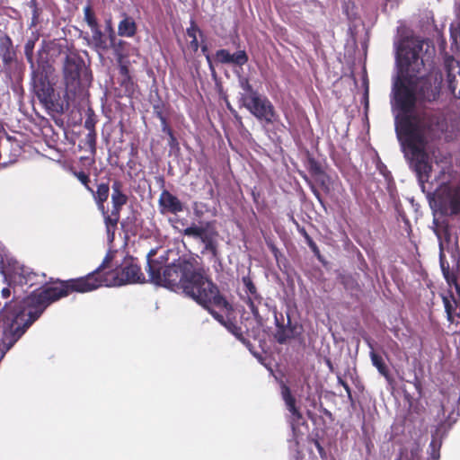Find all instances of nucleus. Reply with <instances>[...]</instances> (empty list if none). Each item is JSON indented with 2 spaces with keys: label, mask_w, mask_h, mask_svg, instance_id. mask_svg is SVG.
<instances>
[{
  "label": "nucleus",
  "mask_w": 460,
  "mask_h": 460,
  "mask_svg": "<svg viewBox=\"0 0 460 460\" xmlns=\"http://www.w3.org/2000/svg\"><path fill=\"white\" fill-rule=\"evenodd\" d=\"M422 46L420 43H403L396 53V61L400 75L393 85V105L399 111L395 118V129L401 142L404 156L409 166L417 176L422 186L428 182L432 172L429 156L426 151L428 141L425 135L431 140L440 139L447 130V123L444 119L433 116L423 125V132L413 121L411 113L419 100L412 77H416L424 69L425 64L420 57Z\"/></svg>",
  "instance_id": "f257e3e1"
},
{
  "label": "nucleus",
  "mask_w": 460,
  "mask_h": 460,
  "mask_svg": "<svg viewBox=\"0 0 460 460\" xmlns=\"http://www.w3.org/2000/svg\"><path fill=\"white\" fill-rule=\"evenodd\" d=\"M155 252L147 254V273L149 280L172 291L181 290L202 307L214 303L218 309L233 312L232 305L220 294L217 286L205 275L204 270L196 266L194 258L179 257L164 267L163 261L152 259Z\"/></svg>",
  "instance_id": "f03ea898"
},
{
  "label": "nucleus",
  "mask_w": 460,
  "mask_h": 460,
  "mask_svg": "<svg viewBox=\"0 0 460 460\" xmlns=\"http://www.w3.org/2000/svg\"><path fill=\"white\" fill-rule=\"evenodd\" d=\"M110 259L107 256L102 263L93 271L80 278L58 281L56 287H51L38 292L47 308L54 302L76 293L93 291L102 286L119 287L126 284L144 283L146 281L137 259L126 256L122 262L114 270L104 271Z\"/></svg>",
  "instance_id": "7ed1b4c3"
},
{
  "label": "nucleus",
  "mask_w": 460,
  "mask_h": 460,
  "mask_svg": "<svg viewBox=\"0 0 460 460\" xmlns=\"http://www.w3.org/2000/svg\"><path fill=\"white\" fill-rule=\"evenodd\" d=\"M47 309L38 292L0 311V361Z\"/></svg>",
  "instance_id": "20e7f679"
},
{
  "label": "nucleus",
  "mask_w": 460,
  "mask_h": 460,
  "mask_svg": "<svg viewBox=\"0 0 460 460\" xmlns=\"http://www.w3.org/2000/svg\"><path fill=\"white\" fill-rule=\"evenodd\" d=\"M85 70V63L84 58L76 51H68L63 61L62 75L66 88V94L68 98L75 99L84 95L86 88V84L84 82L86 79V73L84 78L82 77Z\"/></svg>",
  "instance_id": "39448f33"
},
{
  "label": "nucleus",
  "mask_w": 460,
  "mask_h": 460,
  "mask_svg": "<svg viewBox=\"0 0 460 460\" xmlns=\"http://www.w3.org/2000/svg\"><path fill=\"white\" fill-rule=\"evenodd\" d=\"M51 69V66L46 63L40 65L37 69L33 70V92L46 110L49 112L61 113L63 111V105L58 98L56 97L55 89L49 81Z\"/></svg>",
  "instance_id": "423d86ee"
},
{
  "label": "nucleus",
  "mask_w": 460,
  "mask_h": 460,
  "mask_svg": "<svg viewBox=\"0 0 460 460\" xmlns=\"http://www.w3.org/2000/svg\"><path fill=\"white\" fill-rule=\"evenodd\" d=\"M441 72L432 67L429 70L428 74H419L416 77H412V85L416 91L419 101L435 102L438 99L440 94L442 84Z\"/></svg>",
  "instance_id": "0eeeda50"
},
{
  "label": "nucleus",
  "mask_w": 460,
  "mask_h": 460,
  "mask_svg": "<svg viewBox=\"0 0 460 460\" xmlns=\"http://www.w3.org/2000/svg\"><path fill=\"white\" fill-rule=\"evenodd\" d=\"M111 210L107 209V214H103V221L108 238L112 241L118 224L120 218V212L124 205L128 200V195L123 191V183L119 180H114L111 185Z\"/></svg>",
  "instance_id": "6e6552de"
},
{
  "label": "nucleus",
  "mask_w": 460,
  "mask_h": 460,
  "mask_svg": "<svg viewBox=\"0 0 460 460\" xmlns=\"http://www.w3.org/2000/svg\"><path fill=\"white\" fill-rule=\"evenodd\" d=\"M46 278H47V276L45 273L35 272L32 269L23 266V265L15 268L12 274L13 281L15 284L20 285L22 287L28 286L29 288H32L34 286H42L40 288H37L34 291H32L29 295V296H31L34 292H40V291H42L43 289L51 288V286H45V284L47 283ZM58 281H61V280L58 279L55 282H53L52 287L58 286L57 283ZM27 297H28V296L23 297L21 300H17V299L12 300L9 304H6L3 309H4L6 306H9L10 305H12L13 303H18V302L20 303Z\"/></svg>",
  "instance_id": "1a4fd4ad"
},
{
  "label": "nucleus",
  "mask_w": 460,
  "mask_h": 460,
  "mask_svg": "<svg viewBox=\"0 0 460 460\" xmlns=\"http://www.w3.org/2000/svg\"><path fill=\"white\" fill-rule=\"evenodd\" d=\"M242 282L245 288L244 292L247 296L246 304L256 320L259 326H263L269 318L270 307L263 302V297L260 295L252 279L249 275L242 278Z\"/></svg>",
  "instance_id": "9d476101"
},
{
  "label": "nucleus",
  "mask_w": 460,
  "mask_h": 460,
  "mask_svg": "<svg viewBox=\"0 0 460 460\" xmlns=\"http://www.w3.org/2000/svg\"><path fill=\"white\" fill-rule=\"evenodd\" d=\"M240 105L244 107L257 119L264 121L268 125L273 124L278 119V114L271 102L259 93H254L252 97L246 98L244 102Z\"/></svg>",
  "instance_id": "9b49d317"
},
{
  "label": "nucleus",
  "mask_w": 460,
  "mask_h": 460,
  "mask_svg": "<svg viewBox=\"0 0 460 460\" xmlns=\"http://www.w3.org/2000/svg\"><path fill=\"white\" fill-rule=\"evenodd\" d=\"M276 332L274 339L279 344H285L288 341L295 339L299 333L297 332V324L292 323L290 316L288 315L287 323H284V317L280 314L279 318L276 310H274Z\"/></svg>",
  "instance_id": "f8f14e48"
},
{
  "label": "nucleus",
  "mask_w": 460,
  "mask_h": 460,
  "mask_svg": "<svg viewBox=\"0 0 460 460\" xmlns=\"http://www.w3.org/2000/svg\"><path fill=\"white\" fill-rule=\"evenodd\" d=\"M98 119L93 109L89 108L86 111V119L84 120V127L89 131L84 139L83 148L88 150L93 157L97 152V133L95 125Z\"/></svg>",
  "instance_id": "ddd939ff"
},
{
  "label": "nucleus",
  "mask_w": 460,
  "mask_h": 460,
  "mask_svg": "<svg viewBox=\"0 0 460 460\" xmlns=\"http://www.w3.org/2000/svg\"><path fill=\"white\" fill-rule=\"evenodd\" d=\"M158 208L163 215H177L184 210L183 203L168 190H162L158 199Z\"/></svg>",
  "instance_id": "4468645a"
},
{
  "label": "nucleus",
  "mask_w": 460,
  "mask_h": 460,
  "mask_svg": "<svg viewBox=\"0 0 460 460\" xmlns=\"http://www.w3.org/2000/svg\"><path fill=\"white\" fill-rule=\"evenodd\" d=\"M110 182H100L96 185V189L94 190L91 187V190H88L92 194V197L96 204L98 210L101 212L102 216L103 214H107V208L105 206L106 201L110 196Z\"/></svg>",
  "instance_id": "2eb2a0df"
},
{
  "label": "nucleus",
  "mask_w": 460,
  "mask_h": 460,
  "mask_svg": "<svg viewBox=\"0 0 460 460\" xmlns=\"http://www.w3.org/2000/svg\"><path fill=\"white\" fill-rule=\"evenodd\" d=\"M439 209L446 216H456L460 213V191H449L440 201Z\"/></svg>",
  "instance_id": "dca6fc26"
},
{
  "label": "nucleus",
  "mask_w": 460,
  "mask_h": 460,
  "mask_svg": "<svg viewBox=\"0 0 460 460\" xmlns=\"http://www.w3.org/2000/svg\"><path fill=\"white\" fill-rule=\"evenodd\" d=\"M213 307L218 308L214 303H210L208 307H203L206 309L219 323L225 326L233 335H234L238 340L243 341L244 338L243 337L242 328L238 326L235 323H234L230 319H226L221 314L215 311Z\"/></svg>",
  "instance_id": "f3484780"
},
{
  "label": "nucleus",
  "mask_w": 460,
  "mask_h": 460,
  "mask_svg": "<svg viewBox=\"0 0 460 460\" xmlns=\"http://www.w3.org/2000/svg\"><path fill=\"white\" fill-rule=\"evenodd\" d=\"M186 35L190 39L189 42V49L196 53L199 49V42L198 40V36L200 37L201 40L204 38L203 31L199 29L195 20L191 19L190 21V27L186 29Z\"/></svg>",
  "instance_id": "a211bd4d"
},
{
  "label": "nucleus",
  "mask_w": 460,
  "mask_h": 460,
  "mask_svg": "<svg viewBox=\"0 0 460 460\" xmlns=\"http://www.w3.org/2000/svg\"><path fill=\"white\" fill-rule=\"evenodd\" d=\"M137 26L135 20L126 13H123V19L119 22L118 34L121 37L132 38L136 35Z\"/></svg>",
  "instance_id": "6ab92c4d"
},
{
  "label": "nucleus",
  "mask_w": 460,
  "mask_h": 460,
  "mask_svg": "<svg viewBox=\"0 0 460 460\" xmlns=\"http://www.w3.org/2000/svg\"><path fill=\"white\" fill-rule=\"evenodd\" d=\"M91 31L92 40L96 49L103 51H106L109 49H117L116 46H111V42L109 41V36H105V34L102 31L100 25L91 29Z\"/></svg>",
  "instance_id": "aec40b11"
},
{
  "label": "nucleus",
  "mask_w": 460,
  "mask_h": 460,
  "mask_svg": "<svg viewBox=\"0 0 460 460\" xmlns=\"http://www.w3.org/2000/svg\"><path fill=\"white\" fill-rule=\"evenodd\" d=\"M370 358L372 361V364L374 367H376L380 375H382L384 377H385L387 380H390V372L388 369V367L386 366L385 362L384 361L381 355L376 353L374 350L370 351Z\"/></svg>",
  "instance_id": "412c9836"
},
{
  "label": "nucleus",
  "mask_w": 460,
  "mask_h": 460,
  "mask_svg": "<svg viewBox=\"0 0 460 460\" xmlns=\"http://www.w3.org/2000/svg\"><path fill=\"white\" fill-rule=\"evenodd\" d=\"M120 92L119 96L132 97L135 94L137 87V84L133 81L131 76L120 78L119 80Z\"/></svg>",
  "instance_id": "4be33fe9"
},
{
  "label": "nucleus",
  "mask_w": 460,
  "mask_h": 460,
  "mask_svg": "<svg viewBox=\"0 0 460 460\" xmlns=\"http://www.w3.org/2000/svg\"><path fill=\"white\" fill-rule=\"evenodd\" d=\"M434 224L436 225L435 233L439 240L442 238L446 242H449L451 238L450 227L447 222H438V220H434Z\"/></svg>",
  "instance_id": "5701e85b"
},
{
  "label": "nucleus",
  "mask_w": 460,
  "mask_h": 460,
  "mask_svg": "<svg viewBox=\"0 0 460 460\" xmlns=\"http://www.w3.org/2000/svg\"><path fill=\"white\" fill-rule=\"evenodd\" d=\"M240 87L244 91V93H242L240 96V104L244 102V100L246 98L249 99V97H252L254 93H259L258 91L254 90L252 85L251 84L249 79L247 77H242L239 80Z\"/></svg>",
  "instance_id": "b1692460"
},
{
  "label": "nucleus",
  "mask_w": 460,
  "mask_h": 460,
  "mask_svg": "<svg viewBox=\"0 0 460 460\" xmlns=\"http://www.w3.org/2000/svg\"><path fill=\"white\" fill-rule=\"evenodd\" d=\"M306 168L312 176H323V170L320 163L312 155L306 159Z\"/></svg>",
  "instance_id": "393cba45"
},
{
  "label": "nucleus",
  "mask_w": 460,
  "mask_h": 460,
  "mask_svg": "<svg viewBox=\"0 0 460 460\" xmlns=\"http://www.w3.org/2000/svg\"><path fill=\"white\" fill-rule=\"evenodd\" d=\"M208 229V227L198 226L193 224L192 226L183 230V234L189 237L201 240Z\"/></svg>",
  "instance_id": "a878e982"
},
{
  "label": "nucleus",
  "mask_w": 460,
  "mask_h": 460,
  "mask_svg": "<svg viewBox=\"0 0 460 460\" xmlns=\"http://www.w3.org/2000/svg\"><path fill=\"white\" fill-rule=\"evenodd\" d=\"M218 233L215 229H208L205 235L200 240L204 243V252L208 248H213L216 244H217V237Z\"/></svg>",
  "instance_id": "bb28decb"
},
{
  "label": "nucleus",
  "mask_w": 460,
  "mask_h": 460,
  "mask_svg": "<svg viewBox=\"0 0 460 460\" xmlns=\"http://www.w3.org/2000/svg\"><path fill=\"white\" fill-rule=\"evenodd\" d=\"M84 20L90 27V29L99 26L95 13L93 10L91 4H87L84 7Z\"/></svg>",
  "instance_id": "cd10ccee"
},
{
  "label": "nucleus",
  "mask_w": 460,
  "mask_h": 460,
  "mask_svg": "<svg viewBox=\"0 0 460 460\" xmlns=\"http://www.w3.org/2000/svg\"><path fill=\"white\" fill-rule=\"evenodd\" d=\"M13 47L12 40L9 36L4 35L0 38V50L3 52L4 61L7 62L11 57V49Z\"/></svg>",
  "instance_id": "c85d7f7f"
},
{
  "label": "nucleus",
  "mask_w": 460,
  "mask_h": 460,
  "mask_svg": "<svg viewBox=\"0 0 460 460\" xmlns=\"http://www.w3.org/2000/svg\"><path fill=\"white\" fill-rule=\"evenodd\" d=\"M25 4L31 10V22L30 26L35 27L40 22L41 10L38 7L36 0H29Z\"/></svg>",
  "instance_id": "c756f323"
},
{
  "label": "nucleus",
  "mask_w": 460,
  "mask_h": 460,
  "mask_svg": "<svg viewBox=\"0 0 460 460\" xmlns=\"http://www.w3.org/2000/svg\"><path fill=\"white\" fill-rule=\"evenodd\" d=\"M72 174L82 183V185L85 188V190H91V180L89 173L84 171H76L74 168L71 169Z\"/></svg>",
  "instance_id": "7c9ffc66"
},
{
  "label": "nucleus",
  "mask_w": 460,
  "mask_h": 460,
  "mask_svg": "<svg viewBox=\"0 0 460 460\" xmlns=\"http://www.w3.org/2000/svg\"><path fill=\"white\" fill-rule=\"evenodd\" d=\"M441 441L434 438L429 446V456L432 460H438L440 457Z\"/></svg>",
  "instance_id": "2f4dec72"
},
{
  "label": "nucleus",
  "mask_w": 460,
  "mask_h": 460,
  "mask_svg": "<svg viewBox=\"0 0 460 460\" xmlns=\"http://www.w3.org/2000/svg\"><path fill=\"white\" fill-rule=\"evenodd\" d=\"M248 59L249 58L245 50H238L232 54L231 64L242 66L248 62Z\"/></svg>",
  "instance_id": "473e14b6"
},
{
  "label": "nucleus",
  "mask_w": 460,
  "mask_h": 460,
  "mask_svg": "<svg viewBox=\"0 0 460 460\" xmlns=\"http://www.w3.org/2000/svg\"><path fill=\"white\" fill-rule=\"evenodd\" d=\"M153 111L155 116L160 119V121H164L167 119V116L165 114V104L163 102H158L153 105Z\"/></svg>",
  "instance_id": "72a5a7b5"
},
{
  "label": "nucleus",
  "mask_w": 460,
  "mask_h": 460,
  "mask_svg": "<svg viewBox=\"0 0 460 460\" xmlns=\"http://www.w3.org/2000/svg\"><path fill=\"white\" fill-rule=\"evenodd\" d=\"M216 59L221 64H231L232 54H230V52L226 49H218L216 52Z\"/></svg>",
  "instance_id": "f704fd0d"
},
{
  "label": "nucleus",
  "mask_w": 460,
  "mask_h": 460,
  "mask_svg": "<svg viewBox=\"0 0 460 460\" xmlns=\"http://www.w3.org/2000/svg\"><path fill=\"white\" fill-rule=\"evenodd\" d=\"M282 396L285 401L287 407L293 403H296V398L291 394L290 389L287 385L282 387Z\"/></svg>",
  "instance_id": "c9c22d12"
},
{
  "label": "nucleus",
  "mask_w": 460,
  "mask_h": 460,
  "mask_svg": "<svg viewBox=\"0 0 460 460\" xmlns=\"http://www.w3.org/2000/svg\"><path fill=\"white\" fill-rule=\"evenodd\" d=\"M303 179L305 181V182L309 185L310 187V190L311 191L314 193V195L315 196V198L317 199V200L323 204V198H322V195L320 193V191L317 190V188L314 186V184L313 183V181L305 175L304 174L303 175Z\"/></svg>",
  "instance_id": "e433bc0d"
},
{
  "label": "nucleus",
  "mask_w": 460,
  "mask_h": 460,
  "mask_svg": "<svg viewBox=\"0 0 460 460\" xmlns=\"http://www.w3.org/2000/svg\"><path fill=\"white\" fill-rule=\"evenodd\" d=\"M106 31L108 32V36H109V41L111 42V46H116L117 47V37H116V33H115V31L111 25V22L109 21L107 22V27H106Z\"/></svg>",
  "instance_id": "4c0bfd02"
},
{
  "label": "nucleus",
  "mask_w": 460,
  "mask_h": 460,
  "mask_svg": "<svg viewBox=\"0 0 460 460\" xmlns=\"http://www.w3.org/2000/svg\"><path fill=\"white\" fill-rule=\"evenodd\" d=\"M337 379H338V384L342 385L343 388L345 389L347 395H348V399L352 402L354 400H353V396H352V393H351V389H350L349 385L340 376H337Z\"/></svg>",
  "instance_id": "58836bf2"
},
{
  "label": "nucleus",
  "mask_w": 460,
  "mask_h": 460,
  "mask_svg": "<svg viewBox=\"0 0 460 460\" xmlns=\"http://www.w3.org/2000/svg\"><path fill=\"white\" fill-rule=\"evenodd\" d=\"M34 43L32 41H28L25 45V55L29 62L32 63V50H33ZM33 66V64H31Z\"/></svg>",
  "instance_id": "ea45409f"
},
{
  "label": "nucleus",
  "mask_w": 460,
  "mask_h": 460,
  "mask_svg": "<svg viewBox=\"0 0 460 460\" xmlns=\"http://www.w3.org/2000/svg\"><path fill=\"white\" fill-rule=\"evenodd\" d=\"M315 177H316V180L319 182L320 186L322 187V189L324 190L326 192H328L330 189H329V183L327 181V176L325 175V173L323 172V176H315Z\"/></svg>",
  "instance_id": "a19ab883"
},
{
  "label": "nucleus",
  "mask_w": 460,
  "mask_h": 460,
  "mask_svg": "<svg viewBox=\"0 0 460 460\" xmlns=\"http://www.w3.org/2000/svg\"><path fill=\"white\" fill-rule=\"evenodd\" d=\"M288 410L291 412V414L296 417L297 420L302 418V414L300 411L296 406V403L288 406Z\"/></svg>",
  "instance_id": "79ce46f5"
},
{
  "label": "nucleus",
  "mask_w": 460,
  "mask_h": 460,
  "mask_svg": "<svg viewBox=\"0 0 460 460\" xmlns=\"http://www.w3.org/2000/svg\"><path fill=\"white\" fill-rule=\"evenodd\" d=\"M288 410L291 412V414L296 417L297 420L302 418V414L300 411L296 406V403L288 406Z\"/></svg>",
  "instance_id": "37998d69"
},
{
  "label": "nucleus",
  "mask_w": 460,
  "mask_h": 460,
  "mask_svg": "<svg viewBox=\"0 0 460 460\" xmlns=\"http://www.w3.org/2000/svg\"><path fill=\"white\" fill-rule=\"evenodd\" d=\"M199 48L201 49V52L206 57L208 62L211 64V58L208 54V47L206 43H204L203 40H201V43L199 44Z\"/></svg>",
  "instance_id": "c03bdc74"
},
{
  "label": "nucleus",
  "mask_w": 460,
  "mask_h": 460,
  "mask_svg": "<svg viewBox=\"0 0 460 460\" xmlns=\"http://www.w3.org/2000/svg\"><path fill=\"white\" fill-rule=\"evenodd\" d=\"M162 131L165 133L168 137L173 134L172 129L169 126L168 120L165 119L161 122Z\"/></svg>",
  "instance_id": "a18cd8bd"
},
{
  "label": "nucleus",
  "mask_w": 460,
  "mask_h": 460,
  "mask_svg": "<svg viewBox=\"0 0 460 460\" xmlns=\"http://www.w3.org/2000/svg\"><path fill=\"white\" fill-rule=\"evenodd\" d=\"M269 248L270 249L271 252L273 253L276 260L279 259V255L280 254L279 249L276 247L274 243H268Z\"/></svg>",
  "instance_id": "49530a36"
},
{
  "label": "nucleus",
  "mask_w": 460,
  "mask_h": 460,
  "mask_svg": "<svg viewBox=\"0 0 460 460\" xmlns=\"http://www.w3.org/2000/svg\"><path fill=\"white\" fill-rule=\"evenodd\" d=\"M206 251L210 252L213 258L218 260L219 252H218V249H217V244H216L213 248H208Z\"/></svg>",
  "instance_id": "de8ad7c7"
},
{
  "label": "nucleus",
  "mask_w": 460,
  "mask_h": 460,
  "mask_svg": "<svg viewBox=\"0 0 460 460\" xmlns=\"http://www.w3.org/2000/svg\"><path fill=\"white\" fill-rule=\"evenodd\" d=\"M269 248L270 249L271 252L273 253L276 260L279 259V255L280 254L279 249L276 247L274 243H268Z\"/></svg>",
  "instance_id": "09e8293b"
},
{
  "label": "nucleus",
  "mask_w": 460,
  "mask_h": 460,
  "mask_svg": "<svg viewBox=\"0 0 460 460\" xmlns=\"http://www.w3.org/2000/svg\"><path fill=\"white\" fill-rule=\"evenodd\" d=\"M119 75L121 78H126L127 76H130L129 70L126 66H121L119 67Z\"/></svg>",
  "instance_id": "8fccbe9b"
},
{
  "label": "nucleus",
  "mask_w": 460,
  "mask_h": 460,
  "mask_svg": "<svg viewBox=\"0 0 460 460\" xmlns=\"http://www.w3.org/2000/svg\"><path fill=\"white\" fill-rule=\"evenodd\" d=\"M168 145L172 148L178 146V140H177L176 137L174 136V134L169 136Z\"/></svg>",
  "instance_id": "3c124183"
},
{
  "label": "nucleus",
  "mask_w": 460,
  "mask_h": 460,
  "mask_svg": "<svg viewBox=\"0 0 460 460\" xmlns=\"http://www.w3.org/2000/svg\"><path fill=\"white\" fill-rule=\"evenodd\" d=\"M10 296H11V289H10V288L6 287V288H2V290H1V296L4 299L9 298Z\"/></svg>",
  "instance_id": "603ef678"
},
{
  "label": "nucleus",
  "mask_w": 460,
  "mask_h": 460,
  "mask_svg": "<svg viewBox=\"0 0 460 460\" xmlns=\"http://www.w3.org/2000/svg\"><path fill=\"white\" fill-rule=\"evenodd\" d=\"M315 444V447L318 450V453L320 454V456L323 457L325 456V451H324V448L322 447V445L319 443V441L315 440L314 442Z\"/></svg>",
  "instance_id": "864d4df0"
},
{
  "label": "nucleus",
  "mask_w": 460,
  "mask_h": 460,
  "mask_svg": "<svg viewBox=\"0 0 460 460\" xmlns=\"http://www.w3.org/2000/svg\"><path fill=\"white\" fill-rule=\"evenodd\" d=\"M324 362H325L327 367L329 368V370L331 372H333L334 371V367H333V364H332L331 358H324Z\"/></svg>",
  "instance_id": "5fc2aeb1"
},
{
  "label": "nucleus",
  "mask_w": 460,
  "mask_h": 460,
  "mask_svg": "<svg viewBox=\"0 0 460 460\" xmlns=\"http://www.w3.org/2000/svg\"><path fill=\"white\" fill-rule=\"evenodd\" d=\"M299 233L304 236L305 241L308 240L309 238H311V236L308 234V233L306 232V230L304 227L299 229Z\"/></svg>",
  "instance_id": "6e6d98bb"
},
{
  "label": "nucleus",
  "mask_w": 460,
  "mask_h": 460,
  "mask_svg": "<svg viewBox=\"0 0 460 460\" xmlns=\"http://www.w3.org/2000/svg\"><path fill=\"white\" fill-rule=\"evenodd\" d=\"M307 245L310 247V249L312 250L313 248H314L315 246H317V244L315 243V242L311 238H309L308 240L305 241Z\"/></svg>",
  "instance_id": "4d7b16f0"
},
{
  "label": "nucleus",
  "mask_w": 460,
  "mask_h": 460,
  "mask_svg": "<svg viewBox=\"0 0 460 460\" xmlns=\"http://www.w3.org/2000/svg\"><path fill=\"white\" fill-rule=\"evenodd\" d=\"M312 252L314 253L315 256H317L319 259L321 258V253L318 246H315L312 249Z\"/></svg>",
  "instance_id": "13d9d810"
},
{
  "label": "nucleus",
  "mask_w": 460,
  "mask_h": 460,
  "mask_svg": "<svg viewBox=\"0 0 460 460\" xmlns=\"http://www.w3.org/2000/svg\"><path fill=\"white\" fill-rule=\"evenodd\" d=\"M252 195L254 202H257V199L259 197V194L255 193V191H252Z\"/></svg>",
  "instance_id": "bf43d9fd"
},
{
  "label": "nucleus",
  "mask_w": 460,
  "mask_h": 460,
  "mask_svg": "<svg viewBox=\"0 0 460 460\" xmlns=\"http://www.w3.org/2000/svg\"><path fill=\"white\" fill-rule=\"evenodd\" d=\"M430 153L432 154V155L437 159L436 155H435V151L434 150H430Z\"/></svg>",
  "instance_id": "052dcab7"
},
{
  "label": "nucleus",
  "mask_w": 460,
  "mask_h": 460,
  "mask_svg": "<svg viewBox=\"0 0 460 460\" xmlns=\"http://www.w3.org/2000/svg\"><path fill=\"white\" fill-rule=\"evenodd\" d=\"M123 43H124V42H123L122 40H119L118 44H119V45H122Z\"/></svg>",
  "instance_id": "680f3d73"
}]
</instances>
